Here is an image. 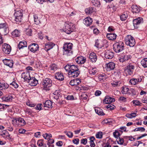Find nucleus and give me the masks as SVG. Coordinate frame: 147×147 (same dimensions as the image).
<instances>
[{
  "label": "nucleus",
  "mask_w": 147,
  "mask_h": 147,
  "mask_svg": "<svg viewBox=\"0 0 147 147\" xmlns=\"http://www.w3.org/2000/svg\"><path fill=\"white\" fill-rule=\"evenodd\" d=\"M22 78H23L25 81L28 82L29 81L31 77L30 75V74L28 72H24L22 73Z\"/></svg>",
  "instance_id": "19"
},
{
  "label": "nucleus",
  "mask_w": 147,
  "mask_h": 147,
  "mask_svg": "<svg viewBox=\"0 0 147 147\" xmlns=\"http://www.w3.org/2000/svg\"><path fill=\"white\" fill-rule=\"evenodd\" d=\"M81 83V80L79 78H76L71 80L69 82V84L72 86L77 87Z\"/></svg>",
  "instance_id": "17"
},
{
  "label": "nucleus",
  "mask_w": 147,
  "mask_h": 147,
  "mask_svg": "<svg viewBox=\"0 0 147 147\" xmlns=\"http://www.w3.org/2000/svg\"><path fill=\"white\" fill-rule=\"evenodd\" d=\"M130 56H131L130 55H125L124 56H122L125 61L129 59L130 58Z\"/></svg>",
  "instance_id": "58"
},
{
  "label": "nucleus",
  "mask_w": 147,
  "mask_h": 147,
  "mask_svg": "<svg viewBox=\"0 0 147 147\" xmlns=\"http://www.w3.org/2000/svg\"><path fill=\"white\" fill-rule=\"evenodd\" d=\"M117 35L113 33H108L107 34V38L109 40H113L116 38Z\"/></svg>",
  "instance_id": "29"
},
{
  "label": "nucleus",
  "mask_w": 147,
  "mask_h": 147,
  "mask_svg": "<svg viewBox=\"0 0 147 147\" xmlns=\"http://www.w3.org/2000/svg\"><path fill=\"white\" fill-rule=\"evenodd\" d=\"M85 11L87 14L89 15L94 12L95 10L94 8L90 7L86 9Z\"/></svg>",
  "instance_id": "34"
},
{
  "label": "nucleus",
  "mask_w": 147,
  "mask_h": 147,
  "mask_svg": "<svg viewBox=\"0 0 147 147\" xmlns=\"http://www.w3.org/2000/svg\"><path fill=\"white\" fill-rule=\"evenodd\" d=\"M116 138V141L117 143L119 144H122L124 142V140L122 138H121L120 137Z\"/></svg>",
  "instance_id": "51"
},
{
  "label": "nucleus",
  "mask_w": 147,
  "mask_h": 147,
  "mask_svg": "<svg viewBox=\"0 0 147 147\" xmlns=\"http://www.w3.org/2000/svg\"><path fill=\"white\" fill-rule=\"evenodd\" d=\"M89 61L92 63H95L97 60V57L96 54L94 52L91 53L89 55Z\"/></svg>",
  "instance_id": "15"
},
{
  "label": "nucleus",
  "mask_w": 147,
  "mask_h": 147,
  "mask_svg": "<svg viewBox=\"0 0 147 147\" xmlns=\"http://www.w3.org/2000/svg\"><path fill=\"white\" fill-rule=\"evenodd\" d=\"M44 140L41 139L38 141L37 144L39 147H42L44 146Z\"/></svg>",
  "instance_id": "50"
},
{
  "label": "nucleus",
  "mask_w": 147,
  "mask_h": 147,
  "mask_svg": "<svg viewBox=\"0 0 147 147\" xmlns=\"http://www.w3.org/2000/svg\"><path fill=\"white\" fill-rule=\"evenodd\" d=\"M3 102H9L11 101L13 99V96L11 95L6 96L1 98Z\"/></svg>",
  "instance_id": "28"
},
{
  "label": "nucleus",
  "mask_w": 147,
  "mask_h": 147,
  "mask_svg": "<svg viewBox=\"0 0 147 147\" xmlns=\"http://www.w3.org/2000/svg\"><path fill=\"white\" fill-rule=\"evenodd\" d=\"M113 135L115 138H118L120 137V136L122 134H120V133L118 130V129H117L115 130L113 133Z\"/></svg>",
  "instance_id": "41"
},
{
  "label": "nucleus",
  "mask_w": 147,
  "mask_h": 147,
  "mask_svg": "<svg viewBox=\"0 0 147 147\" xmlns=\"http://www.w3.org/2000/svg\"><path fill=\"white\" fill-rule=\"evenodd\" d=\"M98 78L99 80H102L105 78V76L103 74H99L98 75Z\"/></svg>",
  "instance_id": "59"
},
{
  "label": "nucleus",
  "mask_w": 147,
  "mask_h": 147,
  "mask_svg": "<svg viewBox=\"0 0 147 147\" xmlns=\"http://www.w3.org/2000/svg\"><path fill=\"white\" fill-rule=\"evenodd\" d=\"M28 83H29V85L31 86H35L38 83V80L34 77H31Z\"/></svg>",
  "instance_id": "20"
},
{
  "label": "nucleus",
  "mask_w": 147,
  "mask_h": 147,
  "mask_svg": "<svg viewBox=\"0 0 147 147\" xmlns=\"http://www.w3.org/2000/svg\"><path fill=\"white\" fill-rule=\"evenodd\" d=\"M42 136L45 139L48 140L52 137V136L50 133H45L44 134L42 135Z\"/></svg>",
  "instance_id": "42"
},
{
  "label": "nucleus",
  "mask_w": 147,
  "mask_h": 147,
  "mask_svg": "<svg viewBox=\"0 0 147 147\" xmlns=\"http://www.w3.org/2000/svg\"><path fill=\"white\" fill-rule=\"evenodd\" d=\"M66 135L70 138H72L73 136V133L71 131H68L66 133Z\"/></svg>",
  "instance_id": "61"
},
{
  "label": "nucleus",
  "mask_w": 147,
  "mask_h": 147,
  "mask_svg": "<svg viewBox=\"0 0 147 147\" xmlns=\"http://www.w3.org/2000/svg\"><path fill=\"white\" fill-rule=\"evenodd\" d=\"M59 93V92L58 91L56 90L52 94V96L54 99L57 100L59 99V98L60 96Z\"/></svg>",
  "instance_id": "37"
},
{
  "label": "nucleus",
  "mask_w": 147,
  "mask_h": 147,
  "mask_svg": "<svg viewBox=\"0 0 147 147\" xmlns=\"http://www.w3.org/2000/svg\"><path fill=\"white\" fill-rule=\"evenodd\" d=\"M42 84L44 89L46 90H50L49 88L52 85V80L50 78H46L43 80Z\"/></svg>",
  "instance_id": "7"
},
{
  "label": "nucleus",
  "mask_w": 147,
  "mask_h": 147,
  "mask_svg": "<svg viewBox=\"0 0 147 147\" xmlns=\"http://www.w3.org/2000/svg\"><path fill=\"white\" fill-rule=\"evenodd\" d=\"M143 76H140L137 78H132L129 81V83L131 85H136L141 82Z\"/></svg>",
  "instance_id": "13"
},
{
  "label": "nucleus",
  "mask_w": 147,
  "mask_h": 147,
  "mask_svg": "<svg viewBox=\"0 0 147 147\" xmlns=\"http://www.w3.org/2000/svg\"><path fill=\"white\" fill-rule=\"evenodd\" d=\"M106 69L108 71L113 70L115 67V64L112 62L106 64Z\"/></svg>",
  "instance_id": "22"
},
{
  "label": "nucleus",
  "mask_w": 147,
  "mask_h": 147,
  "mask_svg": "<svg viewBox=\"0 0 147 147\" xmlns=\"http://www.w3.org/2000/svg\"><path fill=\"white\" fill-rule=\"evenodd\" d=\"M65 69L68 72L69 77L76 78L80 73L78 66L74 65L67 64L64 67Z\"/></svg>",
  "instance_id": "1"
},
{
  "label": "nucleus",
  "mask_w": 147,
  "mask_h": 147,
  "mask_svg": "<svg viewBox=\"0 0 147 147\" xmlns=\"http://www.w3.org/2000/svg\"><path fill=\"white\" fill-rule=\"evenodd\" d=\"M10 85L12 86L15 88H17L18 87V85L15 82H13L10 84Z\"/></svg>",
  "instance_id": "60"
},
{
  "label": "nucleus",
  "mask_w": 147,
  "mask_h": 147,
  "mask_svg": "<svg viewBox=\"0 0 147 147\" xmlns=\"http://www.w3.org/2000/svg\"><path fill=\"white\" fill-rule=\"evenodd\" d=\"M131 11L134 13H138L141 10V7L140 6H137L136 5H133L131 7Z\"/></svg>",
  "instance_id": "25"
},
{
  "label": "nucleus",
  "mask_w": 147,
  "mask_h": 147,
  "mask_svg": "<svg viewBox=\"0 0 147 147\" xmlns=\"http://www.w3.org/2000/svg\"><path fill=\"white\" fill-rule=\"evenodd\" d=\"M124 43L122 41L116 42L113 45L114 50L117 53L120 52L124 50Z\"/></svg>",
  "instance_id": "4"
},
{
  "label": "nucleus",
  "mask_w": 147,
  "mask_h": 147,
  "mask_svg": "<svg viewBox=\"0 0 147 147\" xmlns=\"http://www.w3.org/2000/svg\"><path fill=\"white\" fill-rule=\"evenodd\" d=\"M94 46L97 48L100 49H101L103 47V45L101 44L99 40L98 39L95 40Z\"/></svg>",
  "instance_id": "35"
},
{
  "label": "nucleus",
  "mask_w": 147,
  "mask_h": 147,
  "mask_svg": "<svg viewBox=\"0 0 147 147\" xmlns=\"http://www.w3.org/2000/svg\"><path fill=\"white\" fill-rule=\"evenodd\" d=\"M142 65L144 68L147 67V58L143 59L141 62Z\"/></svg>",
  "instance_id": "40"
},
{
  "label": "nucleus",
  "mask_w": 147,
  "mask_h": 147,
  "mask_svg": "<svg viewBox=\"0 0 147 147\" xmlns=\"http://www.w3.org/2000/svg\"><path fill=\"white\" fill-rule=\"evenodd\" d=\"M125 44L131 47H133L136 44L134 38L131 35H127L125 38Z\"/></svg>",
  "instance_id": "6"
},
{
  "label": "nucleus",
  "mask_w": 147,
  "mask_h": 147,
  "mask_svg": "<svg viewBox=\"0 0 147 147\" xmlns=\"http://www.w3.org/2000/svg\"><path fill=\"white\" fill-rule=\"evenodd\" d=\"M95 136L97 138L101 139L102 137V133L101 132H98L96 134Z\"/></svg>",
  "instance_id": "55"
},
{
  "label": "nucleus",
  "mask_w": 147,
  "mask_h": 147,
  "mask_svg": "<svg viewBox=\"0 0 147 147\" xmlns=\"http://www.w3.org/2000/svg\"><path fill=\"white\" fill-rule=\"evenodd\" d=\"M133 24L135 28H138V26L143 22V19L141 17H138L137 18L134 19L133 20Z\"/></svg>",
  "instance_id": "12"
},
{
  "label": "nucleus",
  "mask_w": 147,
  "mask_h": 147,
  "mask_svg": "<svg viewBox=\"0 0 147 147\" xmlns=\"http://www.w3.org/2000/svg\"><path fill=\"white\" fill-rule=\"evenodd\" d=\"M128 17V15L126 13L122 14L120 16V20L123 21L126 20Z\"/></svg>",
  "instance_id": "38"
},
{
  "label": "nucleus",
  "mask_w": 147,
  "mask_h": 147,
  "mask_svg": "<svg viewBox=\"0 0 147 147\" xmlns=\"http://www.w3.org/2000/svg\"><path fill=\"white\" fill-rule=\"evenodd\" d=\"M2 50L5 54H10L11 51V47L10 45L7 43H4L3 45Z\"/></svg>",
  "instance_id": "11"
},
{
  "label": "nucleus",
  "mask_w": 147,
  "mask_h": 147,
  "mask_svg": "<svg viewBox=\"0 0 147 147\" xmlns=\"http://www.w3.org/2000/svg\"><path fill=\"white\" fill-rule=\"evenodd\" d=\"M95 111L96 113L99 115H105L103 112V111L101 109L99 108H97L95 109Z\"/></svg>",
  "instance_id": "39"
},
{
  "label": "nucleus",
  "mask_w": 147,
  "mask_h": 147,
  "mask_svg": "<svg viewBox=\"0 0 147 147\" xmlns=\"http://www.w3.org/2000/svg\"><path fill=\"white\" fill-rule=\"evenodd\" d=\"M11 34L13 36L17 37L20 36V32L18 30L16 29L12 32Z\"/></svg>",
  "instance_id": "43"
},
{
  "label": "nucleus",
  "mask_w": 147,
  "mask_h": 147,
  "mask_svg": "<svg viewBox=\"0 0 147 147\" xmlns=\"http://www.w3.org/2000/svg\"><path fill=\"white\" fill-rule=\"evenodd\" d=\"M93 32L94 34L97 35L100 32L97 28H95L93 29Z\"/></svg>",
  "instance_id": "62"
},
{
  "label": "nucleus",
  "mask_w": 147,
  "mask_h": 147,
  "mask_svg": "<svg viewBox=\"0 0 147 147\" xmlns=\"http://www.w3.org/2000/svg\"><path fill=\"white\" fill-rule=\"evenodd\" d=\"M105 57L107 59H111L114 56V53L110 50H106L105 51Z\"/></svg>",
  "instance_id": "14"
},
{
  "label": "nucleus",
  "mask_w": 147,
  "mask_h": 147,
  "mask_svg": "<svg viewBox=\"0 0 147 147\" xmlns=\"http://www.w3.org/2000/svg\"><path fill=\"white\" fill-rule=\"evenodd\" d=\"M121 83L119 81H113L111 83L113 87H116L119 86Z\"/></svg>",
  "instance_id": "47"
},
{
  "label": "nucleus",
  "mask_w": 147,
  "mask_h": 147,
  "mask_svg": "<svg viewBox=\"0 0 147 147\" xmlns=\"http://www.w3.org/2000/svg\"><path fill=\"white\" fill-rule=\"evenodd\" d=\"M29 48L30 51L33 53L38 50L39 47L38 45L36 43H33L30 44L28 47Z\"/></svg>",
  "instance_id": "16"
},
{
  "label": "nucleus",
  "mask_w": 147,
  "mask_h": 147,
  "mask_svg": "<svg viewBox=\"0 0 147 147\" xmlns=\"http://www.w3.org/2000/svg\"><path fill=\"white\" fill-rule=\"evenodd\" d=\"M4 64L9 67L10 68H12L13 65V61L11 60L4 59L3 61Z\"/></svg>",
  "instance_id": "24"
},
{
  "label": "nucleus",
  "mask_w": 147,
  "mask_h": 147,
  "mask_svg": "<svg viewBox=\"0 0 147 147\" xmlns=\"http://www.w3.org/2000/svg\"><path fill=\"white\" fill-rule=\"evenodd\" d=\"M12 121L14 124L20 127L26 124L24 119L21 117L16 118L13 119Z\"/></svg>",
  "instance_id": "10"
},
{
  "label": "nucleus",
  "mask_w": 147,
  "mask_h": 147,
  "mask_svg": "<svg viewBox=\"0 0 147 147\" xmlns=\"http://www.w3.org/2000/svg\"><path fill=\"white\" fill-rule=\"evenodd\" d=\"M15 17V20L17 24L20 23L22 20L23 17V11L20 9L17 10H15V13L14 14Z\"/></svg>",
  "instance_id": "8"
},
{
  "label": "nucleus",
  "mask_w": 147,
  "mask_h": 147,
  "mask_svg": "<svg viewBox=\"0 0 147 147\" xmlns=\"http://www.w3.org/2000/svg\"><path fill=\"white\" fill-rule=\"evenodd\" d=\"M76 62L78 64H84L86 61V58L82 56H80L76 59Z\"/></svg>",
  "instance_id": "18"
},
{
  "label": "nucleus",
  "mask_w": 147,
  "mask_h": 147,
  "mask_svg": "<svg viewBox=\"0 0 147 147\" xmlns=\"http://www.w3.org/2000/svg\"><path fill=\"white\" fill-rule=\"evenodd\" d=\"M90 144L91 147H94L95 145L94 142V141L95 140V138L94 136H92L90 138Z\"/></svg>",
  "instance_id": "36"
},
{
  "label": "nucleus",
  "mask_w": 147,
  "mask_h": 147,
  "mask_svg": "<svg viewBox=\"0 0 147 147\" xmlns=\"http://www.w3.org/2000/svg\"><path fill=\"white\" fill-rule=\"evenodd\" d=\"M92 19L89 17L85 18L83 20L84 23L87 26H89L92 23Z\"/></svg>",
  "instance_id": "26"
},
{
  "label": "nucleus",
  "mask_w": 147,
  "mask_h": 147,
  "mask_svg": "<svg viewBox=\"0 0 147 147\" xmlns=\"http://www.w3.org/2000/svg\"><path fill=\"white\" fill-rule=\"evenodd\" d=\"M52 103L53 102L50 100H47L44 103V106L48 108H51L53 107Z\"/></svg>",
  "instance_id": "30"
},
{
  "label": "nucleus",
  "mask_w": 147,
  "mask_h": 147,
  "mask_svg": "<svg viewBox=\"0 0 147 147\" xmlns=\"http://www.w3.org/2000/svg\"><path fill=\"white\" fill-rule=\"evenodd\" d=\"M92 3L93 5L96 7H99L100 5V2L97 0H92Z\"/></svg>",
  "instance_id": "48"
},
{
  "label": "nucleus",
  "mask_w": 147,
  "mask_h": 147,
  "mask_svg": "<svg viewBox=\"0 0 147 147\" xmlns=\"http://www.w3.org/2000/svg\"><path fill=\"white\" fill-rule=\"evenodd\" d=\"M115 107V106L114 105L109 104L106 107V108L107 109L111 110L114 109Z\"/></svg>",
  "instance_id": "57"
},
{
  "label": "nucleus",
  "mask_w": 147,
  "mask_h": 147,
  "mask_svg": "<svg viewBox=\"0 0 147 147\" xmlns=\"http://www.w3.org/2000/svg\"><path fill=\"white\" fill-rule=\"evenodd\" d=\"M55 45L52 42H48L45 44V49L46 51H48L52 49Z\"/></svg>",
  "instance_id": "23"
},
{
  "label": "nucleus",
  "mask_w": 147,
  "mask_h": 147,
  "mask_svg": "<svg viewBox=\"0 0 147 147\" xmlns=\"http://www.w3.org/2000/svg\"><path fill=\"white\" fill-rule=\"evenodd\" d=\"M49 69L51 70L55 71L57 69V67L56 64H53L51 65L49 67Z\"/></svg>",
  "instance_id": "46"
},
{
  "label": "nucleus",
  "mask_w": 147,
  "mask_h": 147,
  "mask_svg": "<svg viewBox=\"0 0 147 147\" xmlns=\"http://www.w3.org/2000/svg\"><path fill=\"white\" fill-rule=\"evenodd\" d=\"M9 87V85L7 83H0V90H5Z\"/></svg>",
  "instance_id": "33"
},
{
  "label": "nucleus",
  "mask_w": 147,
  "mask_h": 147,
  "mask_svg": "<svg viewBox=\"0 0 147 147\" xmlns=\"http://www.w3.org/2000/svg\"><path fill=\"white\" fill-rule=\"evenodd\" d=\"M9 105L0 103V109H6Z\"/></svg>",
  "instance_id": "54"
},
{
  "label": "nucleus",
  "mask_w": 147,
  "mask_h": 147,
  "mask_svg": "<svg viewBox=\"0 0 147 147\" xmlns=\"http://www.w3.org/2000/svg\"><path fill=\"white\" fill-rule=\"evenodd\" d=\"M73 44L69 42L65 43L63 47V55L67 56H71L73 54Z\"/></svg>",
  "instance_id": "2"
},
{
  "label": "nucleus",
  "mask_w": 147,
  "mask_h": 147,
  "mask_svg": "<svg viewBox=\"0 0 147 147\" xmlns=\"http://www.w3.org/2000/svg\"><path fill=\"white\" fill-rule=\"evenodd\" d=\"M75 29V26L71 22L65 23L64 28V31L66 33L69 34Z\"/></svg>",
  "instance_id": "3"
},
{
  "label": "nucleus",
  "mask_w": 147,
  "mask_h": 147,
  "mask_svg": "<svg viewBox=\"0 0 147 147\" xmlns=\"http://www.w3.org/2000/svg\"><path fill=\"white\" fill-rule=\"evenodd\" d=\"M125 72L127 75H131L133 73V71L125 67Z\"/></svg>",
  "instance_id": "44"
},
{
  "label": "nucleus",
  "mask_w": 147,
  "mask_h": 147,
  "mask_svg": "<svg viewBox=\"0 0 147 147\" xmlns=\"http://www.w3.org/2000/svg\"><path fill=\"white\" fill-rule=\"evenodd\" d=\"M98 70L96 67L92 68L89 70V72L91 76L94 75L97 72Z\"/></svg>",
  "instance_id": "32"
},
{
  "label": "nucleus",
  "mask_w": 147,
  "mask_h": 147,
  "mask_svg": "<svg viewBox=\"0 0 147 147\" xmlns=\"http://www.w3.org/2000/svg\"><path fill=\"white\" fill-rule=\"evenodd\" d=\"M133 102V103L136 106H141V105L142 103L138 100H134Z\"/></svg>",
  "instance_id": "56"
},
{
  "label": "nucleus",
  "mask_w": 147,
  "mask_h": 147,
  "mask_svg": "<svg viewBox=\"0 0 147 147\" xmlns=\"http://www.w3.org/2000/svg\"><path fill=\"white\" fill-rule=\"evenodd\" d=\"M55 78L59 81H62L64 80V76L61 72H57L55 74Z\"/></svg>",
  "instance_id": "27"
},
{
  "label": "nucleus",
  "mask_w": 147,
  "mask_h": 147,
  "mask_svg": "<svg viewBox=\"0 0 147 147\" xmlns=\"http://www.w3.org/2000/svg\"><path fill=\"white\" fill-rule=\"evenodd\" d=\"M121 92L123 94H131L132 96L136 95V92L134 89L129 88L126 86L122 87Z\"/></svg>",
  "instance_id": "5"
},
{
  "label": "nucleus",
  "mask_w": 147,
  "mask_h": 147,
  "mask_svg": "<svg viewBox=\"0 0 147 147\" xmlns=\"http://www.w3.org/2000/svg\"><path fill=\"white\" fill-rule=\"evenodd\" d=\"M27 46V42L24 40L20 42L18 45V47L20 49Z\"/></svg>",
  "instance_id": "31"
},
{
  "label": "nucleus",
  "mask_w": 147,
  "mask_h": 147,
  "mask_svg": "<svg viewBox=\"0 0 147 147\" xmlns=\"http://www.w3.org/2000/svg\"><path fill=\"white\" fill-rule=\"evenodd\" d=\"M32 32V29L29 28H28L26 29V30L25 31V32L26 33V34L27 35L30 36H31V35Z\"/></svg>",
  "instance_id": "52"
},
{
  "label": "nucleus",
  "mask_w": 147,
  "mask_h": 147,
  "mask_svg": "<svg viewBox=\"0 0 147 147\" xmlns=\"http://www.w3.org/2000/svg\"><path fill=\"white\" fill-rule=\"evenodd\" d=\"M66 98L68 100H74V97L73 95H68Z\"/></svg>",
  "instance_id": "63"
},
{
  "label": "nucleus",
  "mask_w": 147,
  "mask_h": 147,
  "mask_svg": "<svg viewBox=\"0 0 147 147\" xmlns=\"http://www.w3.org/2000/svg\"><path fill=\"white\" fill-rule=\"evenodd\" d=\"M0 135L2 136L5 139L8 140L10 141H12L13 140L12 136L6 130H3L2 131H0Z\"/></svg>",
  "instance_id": "9"
},
{
  "label": "nucleus",
  "mask_w": 147,
  "mask_h": 147,
  "mask_svg": "<svg viewBox=\"0 0 147 147\" xmlns=\"http://www.w3.org/2000/svg\"><path fill=\"white\" fill-rule=\"evenodd\" d=\"M34 20L35 23L36 24H38L40 23V21L38 19V16L35 15H34Z\"/></svg>",
  "instance_id": "49"
},
{
  "label": "nucleus",
  "mask_w": 147,
  "mask_h": 147,
  "mask_svg": "<svg viewBox=\"0 0 147 147\" xmlns=\"http://www.w3.org/2000/svg\"><path fill=\"white\" fill-rule=\"evenodd\" d=\"M122 134L123 131L127 132L126 127L125 126H122L117 129Z\"/></svg>",
  "instance_id": "45"
},
{
  "label": "nucleus",
  "mask_w": 147,
  "mask_h": 147,
  "mask_svg": "<svg viewBox=\"0 0 147 147\" xmlns=\"http://www.w3.org/2000/svg\"><path fill=\"white\" fill-rule=\"evenodd\" d=\"M115 101V98L111 97L109 96H105V99L103 100V103L106 104H110Z\"/></svg>",
  "instance_id": "21"
},
{
  "label": "nucleus",
  "mask_w": 147,
  "mask_h": 147,
  "mask_svg": "<svg viewBox=\"0 0 147 147\" xmlns=\"http://www.w3.org/2000/svg\"><path fill=\"white\" fill-rule=\"evenodd\" d=\"M87 142V140L86 138L82 139L81 140V143L84 145H85Z\"/></svg>",
  "instance_id": "64"
},
{
  "label": "nucleus",
  "mask_w": 147,
  "mask_h": 147,
  "mask_svg": "<svg viewBox=\"0 0 147 147\" xmlns=\"http://www.w3.org/2000/svg\"><path fill=\"white\" fill-rule=\"evenodd\" d=\"M126 67L133 71L135 67L134 64L130 63L127 65Z\"/></svg>",
  "instance_id": "53"
}]
</instances>
